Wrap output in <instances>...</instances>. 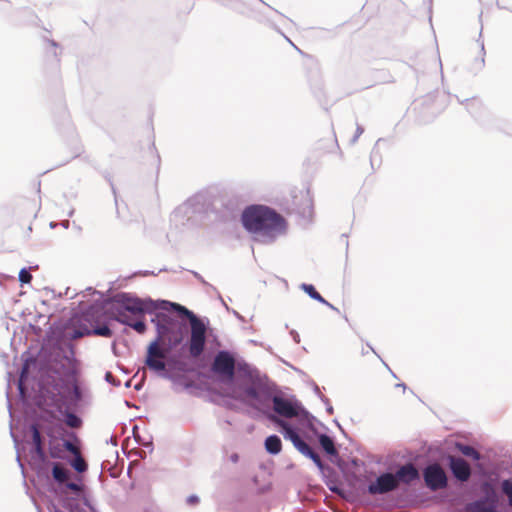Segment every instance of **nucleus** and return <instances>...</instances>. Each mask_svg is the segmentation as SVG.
Listing matches in <instances>:
<instances>
[{"label": "nucleus", "mask_w": 512, "mask_h": 512, "mask_svg": "<svg viewBox=\"0 0 512 512\" xmlns=\"http://www.w3.org/2000/svg\"><path fill=\"white\" fill-rule=\"evenodd\" d=\"M11 436H12L15 444L17 445L18 444L17 439H16V437H15V435H14V433L12 431H11Z\"/></svg>", "instance_id": "obj_49"}, {"label": "nucleus", "mask_w": 512, "mask_h": 512, "mask_svg": "<svg viewBox=\"0 0 512 512\" xmlns=\"http://www.w3.org/2000/svg\"><path fill=\"white\" fill-rule=\"evenodd\" d=\"M335 423H336V424H337V426L341 429L340 423H338L336 420H335Z\"/></svg>", "instance_id": "obj_55"}, {"label": "nucleus", "mask_w": 512, "mask_h": 512, "mask_svg": "<svg viewBox=\"0 0 512 512\" xmlns=\"http://www.w3.org/2000/svg\"><path fill=\"white\" fill-rule=\"evenodd\" d=\"M423 479L431 491L443 489L448 485L447 474L438 463L429 464L424 468Z\"/></svg>", "instance_id": "obj_10"}, {"label": "nucleus", "mask_w": 512, "mask_h": 512, "mask_svg": "<svg viewBox=\"0 0 512 512\" xmlns=\"http://www.w3.org/2000/svg\"><path fill=\"white\" fill-rule=\"evenodd\" d=\"M502 493L507 497L508 504L512 507V480L505 479L501 482Z\"/></svg>", "instance_id": "obj_26"}, {"label": "nucleus", "mask_w": 512, "mask_h": 512, "mask_svg": "<svg viewBox=\"0 0 512 512\" xmlns=\"http://www.w3.org/2000/svg\"><path fill=\"white\" fill-rule=\"evenodd\" d=\"M269 418L280 426V431L286 440H290L293 446L301 454L311 459L320 471H324L326 466L321 460L319 454L299 435L298 431L291 424L285 420L278 419L273 415Z\"/></svg>", "instance_id": "obj_6"}, {"label": "nucleus", "mask_w": 512, "mask_h": 512, "mask_svg": "<svg viewBox=\"0 0 512 512\" xmlns=\"http://www.w3.org/2000/svg\"><path fill=\"white\" fill-rule=\"evenodd\" d=\"M395 476L391 472H383L376 477L375 481L367 486V493L370 495H382L398 489Z\"/></svg>", "instance_id": "obj_12"}, {"label": "nucleus", "mask_w": 512, "mask_h": 512, "mask_svg": "<svg viewBox=\"0 0 512 512\" xmlns=\"http://www.w3.org/2000/svg\"><path fill=\"white\" fill-rule=\"evenodd\" d=\"M300 289L303 290L305 293H307L313 300H316L324 305H326L327 307H329L330 309L334 310V311H339L338 308H336L335 306H333L331 303H329L327 300H325L315 289V287L312 285V284H306V283H302L300 285Z\"/></svg>", "instance_id": "obj_18"}, {"label": "nucleus", "mask_w": 512, "mask_h": 512, "mask_svg": "<svg viewBox=\"0 0 512 512\" xmlns=\"http://www.w3.org/2000/svg\"><path fill=\"white\" fill-rule=\"evenodd\" d=\"M212 206L213 196L208 191H199L177 206L171 213L170 220L180 226H197Z\"/></svg>", "instance_id": "obj_4"}, {"label": "nucleus", "mask_w": 512, "mask_h": 512, "mask_svg": "<svg viewBox=\"0 0 512 512\" xmlns=\"http://www.w3.org/2000/svg\"><path fill=\"white\" fill-rule=\"evenodd\" d=\"M456 447L466 457L472 458L475 461H479L481 459V454L470 445L458 443Z\"/></svg>", "instance_id": "obj_24"}, {"label": "nucleus", "mask_w": 512, "mask_h": 512, "mask_svg": "<svg viewBox=\"0 0 512 512\" xmlns=\"http://www.w3.org/2000/svg\"><path fill=\"white\" fill-rule=\"evenodd\" d=\"M236 362L233 355L227 350L219 351L212 363V371L229 381L234 379Z\"/></svg>", "instance_id": "obj_9"}, {"label": "nucleus", "mask_w": 512, "mask_h": 512, "mask_svg": "<svg viewBox=\"0 0 512 512\" xmlns=\"http://www.w3.org/2000/svg\"><path fill=\"white\" fill-rule=\"evenodd\" d=\"M63 228L67 229L70 226L69 220H64L61 222Z\"/></svg>", "instance_id": "obj_43"}, {"label": "nucleus", "mask_w": 512, "mask_h": 512, "mask_svg": "<svg viewBox=\"0 0 512 512\" xmlns=\"http://www.w3.org/2000/svg\"><path fill=\"white\" fill-rule=\"evenodd\" d=\"M112 301L115 306L111 309V318L118 321L119 315L130 318L143 317L146 313H154L151 322L156 328V337L147 347L145 365L157 376L172 379L171 368L175 360L171 352L184 341L187 335L188 320L191 328L190 339L187 343L192 358L202 355L206 347L207 324L185 306L168 300L154 301L150 298L141 299L130 293L116 294Z\"/></svg>", "instance_id": "obj_1"}, {"label": "nucleus", "mask_w": 512, "mask_h": 512, "mask_svg": "<svg viewBox=\"0 0 512 512\" xmlns=\"http://www.w3.org/2000/svg\"><path fill=\"white\" fill-rule=\"evenodd\" d=\"M52 477L60 487H65L77 496H80L84 492L83 485L81 483L71 481V471L61 463H53Z\"/></svg>", "instance_id": "obj_11"}, {"label": "nucleus", "mask_w": 512, "mask_h": 512, "mask_svg": "<svg viewBox=\"0 0 512 512\" xmlns=\"http://www.w3.org/2000/svg\"><path fill=\"white\" fill-rule=\"evenodd\" d=\"M73 214H74V210H70V211H69V213H68V216H69V217H72V216H73Z\"/></svg>", "instance_id": "obj_51"}, {"label": "nucleus", "mask_w": 512, "mask_h": 512, "mask_svg": "<svg viewBox=\"0 0 512 512\" xmlns=\"http://www.w3.org/2000/svg\"><path fill=\"white\" fill-rule=\"evenodd\" d=\"M242 393L245 399L254 401L261 406H269L272 403L275 414L286 419L308 414L297 400L287 399L281 395H273L264 381H256L253 385H244Z\"/></svg>", "instance_id": "obj_3"}, {"label": "nucleus", "mask_w": 512, "mask_h": 512, "mask_svg": "<svg viewBox=\"0 0 512 512\" xmlns=\"http://www.w3.org/2000/svg\"><path fill=\"white\" fill-rule=\"evenodd\" d=\"M363 132H364L363 127L358 124L357 127H356L355 135L351 139V143L352 144L356 143L358 138L363 134Z\"/></svg>", "instance_id": "obj_33"}, {"label": "nucleus", "mask_w": 512, "mask_h": 512, "mask_svg": "<svg viewBox=\"0 0 512 512\" xmlns=\"http://www.w3.org/2000/svg\"><path fill=\"white\" fill-rule=\"evenodd\" d=\"M105 319L106 313L101 305H90L79 317L78 326L73 330L72 338L78 339L87 335L111 337V329L103 323Z\"/></svg>", "instance_id": "obj_5"}, {"label": "nucleus", "mask_w": 512, "mask_h": 512, "mask_svg": "<svg viewBox=\"0 0 512 512\" xmlns=\"http://www.w3.org/2000/svg\"><path fill=\"white\" fill-rule=\"evenodd\" d=\"M290 335L292 336L293 340H294L296 343H299V342H300V336H299V334L297 333V331H295V330H291V331H290Z\"/></svg>", "instance_id": "obj_39"}, {"label": "nucleus", "mask_w": 512, "mask_h": 512, "mask_svg": "<svg viewBox=\"0 0 512 512\" xmlns=\"http://www.w3.org/2000/svg\"><path fill=\"white\" fill-rule=\"evenodd\" d=\"M466 102H467V107H468L469 112H471V110H470L471 107L479 105V102L476 99H472L471 101L466 100Z\"/></svg>", "instance_id": "obj_38"}, {"label": "nucleus", "mask_w": 512, "mask_h": 512, "mask_svg": "<svg viewBox=\"0 0 512 512\" xmlns=\"http://www.w3.org/2000/svg\"><path fill=\"white\" fill-rule=\"evenodd\" d=\"M166 271V268L159 269V272Z\"/></svg>", "instance_id": "obj_56"}, {"label": "nucleus", "mask_w": 512, "mask_h": 512, "mask_svg": "<svg viewBox=\"0 0 512 512\" xmlns=\"http://www.w3.org/2000/svg\"><path fill=\"white\" fill-rule=\"evenodd\" d=\"M31 280H32V275H31L30 271L27 268H22L19 272V281L22 284H27V283H30Z\"/></svg>", "instance_id": "obj_28"}, {"label": "nucleus", "mask_w": 512, "mask_h": 512, "mask_svg": "<svg viewBox=\"0 0 512 512\" xmlns=\"http://www.w3.org/2000/svg\"><path fill=\"white\" fill-rule=\"evenodd\" d=\"M28 373H29V363H28V361H25V363L22 366V369H21V372H20V376H19V380H18V390H19V394L22 397H24V395H25L24 381L27 378Z\"/></svg>", "instance_id": "obj_25"}, {"label": "nucleus", "mask_w": 512, "mask_h": 512, "mask_svg": "<svg viewBox=\"0 0 512 512\" xmlns=\"http://www.w3.org/2000/svg\"><path fill=\"white\" fill-rule=\"evenodd\" d=\"M449 468L453 476L461 482L469 480L471 476V468L469 464L460 457L450 456Z\"/></svg>", "instance_id": "obj_13"}, {"label": "nucleus", "mask_w": 512, "mask_h": 512, "mask_svg": "<svg viewBox=\"0 0 512 512\" xmlns=\"http://www.w3.org/2000/svg\"><path fill=\"white\" fill-rule=\"evenodd\" d=\"M313 391H314V393H315L319 398H320V395H323V394L321 393V391H320L319 386H318L317 384H315V383H314V385H313Z\"/></svg>", "instance_id": "obj_41"}, {"label": "nucleus", "mask_w": 512, "mask_h": 512, "mask_svg": "<svg viewBox=\"0 0 512 512\" xmlns=\"http://www.w3.org/2000/svg\"><path fill=\"white\" fill-rule=\"evenodd\" d=\"M232 313H233V315H234L237 319H239V320H241V321H243V320H244L243 316H242V315H240L237 311L232 310Z\"/></svg>", "instance_id": "obj_42"}, {"label": "nucleus", "mask_w": 512, "mask_h": 512, "mask_svg": "<svg viewBox=\"0 0 512 512\" xmlns=\"http://www.w3.org/2000/svg\"><path fill=\"white\" fill-rule=\"evenodd\" d=\"M16 459H17V462H18V464H19L20 468L23 470V469H24V465H23V463L21 462V458H20V455H19V454H17V458H16Z\"/></svg>", "instance_id": "obj_44"}, {"label": "nucleus", "mask_w": 512, "mask_h": 512, "mask_svg": "<svg viewBox=\"0 0 512 512\" xmlns=\"http://www.w3.org/2000/svg\"><path fill=\"white\" fill-rule=\"evenodd\" d=\"M395 481L399 487L400 483L410 484L411 482L419 479V471L413 463H406L402 465L395 473Z\"/></svg>", "instance_id": "obj_14"}, {"label": "nucleus", "mask_w": 512, "mask_h": 512, "mask_svg": "<svg viewBox=\"0 0 512 512\" xmlns=\"http://www.w3.org/2000/svg\"><path fill=\"white\" fill-rule=\"evenodd\" d=\"M243 227L262 244H271L286 232L287 223L274 209L263 205H251L241 215Z\"/></svg>", "instance_id": "obj_2"}, {"label": "nucleus", "mask_w": 512, "mask_h": 512, "mask_svg": "<svg viewBox=\"0 0 512 512\" xmlns=\"http://www.w3.org/2000/svg\"><path fill=\"white\" fill-rule=\"evenodd\" d=\"M136 430H137V426H134V427H133V434H135ZM134 436H135V440H136L138 443H140V441L138 440V437H137L136 435H134Z\"/></svg>", "instance_id": "obj_45"}, {"label": "nucleus", "mask_w": 512, "mask_h": 512, "mask_svg": "<svg viewBox=\"0 0 512 512\" xmlns=\"http://www.w3.org/2000/svg\"><path fill=\"white\" fill-rule=\"evenodd\" d=\"M217 296V299L221 302L222 306L227 310L230 311L229 306L226 304L225 300L221 296L220 292L217 290V292H214Z\"/></svg>", "instance_id": "obj_35"}, {"label": "nucleus", "mask_w": 512, "mask_h": 512, "mask_svg": "<svg viewBox=\"0 0 512 512\" xmlns=\"http://www.w3.org/2000/svg\"><path fill=\"white\" fill-rule=\"evenodd\" d=\"M56 390L59 401L67 409L77 408L82 401V391L74 379L63 382Z\"/></svg>", "instance_id": "obj_8"}, {"label": "nucleus", "mask_w": 512, "mask_h": 512, "mask_svg": "<svg viewBox=\"0 0 512 512\" xmlns=\"http://www.w3.org/2000/svg\"><path fill=\"white\" fill-rule=\"evenodd\" d=\"M264 446L269 454L277 455L282 450V442L278 435H270L265 439Z\"/></svg>", "instance_id": "obj_21"}, {"label": "nucleus", "mask_w": 512, "mask_h": 512, "mask_svg": "<svg viewBox=\"0 0 512 512\" xmlns=\"http://www.w3.org/2000/svg\"><path fill=\"white\" fill-rule=\"evenodd\" d=\"M63 447L66 451H68L72 455L80 452L79 449L76 447V445L70 440H64Z\"/></svg>", "instance_id": "obj_30"}, {"label": "nucleus", "mask_w": 512, "mask_h": 512, "mask_svg": "<svg viewBox=\"0 0 512 512\" xmlns=\"http://www.w3.org/2000/svg\"><path fill=\"white\" fill-rule=\"evenodd\" d=\"M143 445L146 446V447H149L152 450V443L151 442L143 443Z\"/></svg>", "instance_id": "obj_48"}, {"label": "nucleus", "mask_w": 512, "mask_h": 512, "mask_svg": "<svg viewBox=\"0 0 512 512\" xmlns=\"http://www.w3.org/2000/svg\"><path fill=\"white\" fill-rule=\"evenodd\" d=\"M229 459H230L231 462L237 463L239 461V455L237 453H232L229 456Z\"/></svg>", "instance_id": "obj_40"}, {"label": "nucleus", "mask_w": 512, "mask_h": 512, "mask_svg": "<svg viewBox=\"0 0 512 512\" xmlns=\"http://www.w3.org/2000/svg\"><path fill=\"white\" fill-rule=\"evenodd\" d=\"M69 463L71 467L78 473H84L88 469V464L80 452L74 454Z\"/></svg>", "instance_id": "obj_23"}, {"label": "nucleus", "mask_w": 512, "mask_h": 512, "mask_svg": "<svg viewBox=\"0 0 512 512\" xmlns=\"http://www.w3.org/2000/svg\"><path fill=\"white\" fill-rule=\"evenodd\" d=\"M55 226H56V224H55L54 222H51V223H50V227H51V228H54Z\"/></svg>", "instance_id": "obj_53"}, {"label": "nucleus", "mask_w": 512, "mask_h": 512, "mask_svg": "<svg viewBox=\"0 0 512 512\" xmlns=\"http://www.w3.org/2000/svg\"><path fill=\"white\" fill-rule=\"evenodd\" d=\"M141 388H142V384H140V383H139V384H136V385H135V389H136V390H140Z\"/></svg>", "instance_id": "obj_50"}, {"label": "nucleus", "mask_w": 512, "mask_h": 512, "mask_svg": "<svg viewBox=\"0 0 512 512\" xmlns=\"http://www.w3.org/2000/svg\"><path fill=\"white\" fill-rule=\"evenodd\" d=\"M297 213L303 219H311L313 216V201L309 192L302 194L301 196V204L296 207Z\"/></svg>", "instance_id": "obj_16"}, {"label": "nucleus", "mask_w": 512, "mask_h": 512, "mask_svg": "<svg viewBox=\"0 0 512 512\" xmlns=\"http://www.w3.org/2000/svg\"><path fill=\"white\" fill-rule=\"evenodd\" d=\"M239 373L243 374L245 377H247L250 380V383L248 385H253L256 381H263L262 377L259 375V373L252 368L249 364L243 362L238 363L237 365Z\"/></svg>", "instance_id": "obj_20"}, {"label": "nucleus", "mask_w": 512, "mask_h": 512, "mask_svg": "<svg viewBox=\"0 0 512 512\" xmlns=\"http://www.w3.org/2000/svg\"><path fill=\"white\" fill-rule=\"evenodd\" d=\"M318 442L326 454L330 456H338V450L335 447V443L332 437L323 433L319 434Z\"/></svg>", "instance_id": "obj_19"}, {"label": "nucleus", "mask_w": 512, "mask_h": 512, "mask_svg": "<svg viewBox=\"0 0 512 512\" xmlns=\"http://www.w3.org/2000/svg\"><path fill=\"white\" fill-rule=\"evenodd\" d=\"M83 505L85 506V508H80L76 506L71 510V512H96V509L90 504L89 500L86 497L83 498Z\"/></svg>", "instance_id": "obj_27"}, {"label": "nucleus", "mask_w": 512, "mask_h": 512, "mask_svg": "<svg viewBox=\"0 0 512 512\" xmlns=\"http://www.w3.org/2000/svg\"><path fill=\"white\" fill-rule=\"evenodd\" d=\"M141 275V276H148V275H157L154 271H139L133 274V276Z\"/></svg>", "instance_id": "obj_37"}, {"label": "nucleus", "mask_w": 512, "mask_h": 512, "mask_svg": "<svg viewBox=\"0 0 512 512\" xmlns=\"http://www.w3.org/2000/svg\"><path fill=\"white\" fill-rule=\"evenodd\" d=\"M199 501H200L199 497L195 494L188 496L186 499V503L191 506L197 505L199 503Z\"/></svg>", "instance_id": "obj_34"}, {"label": "nucleus", "mask_w": 512, "mask_h": 512, "mask_svg": "<svg viewBox=\"0 0 512 512\" xmlns=\"http://www.w3.org/2000/svg\"><path fill=\"white\" fill-rule=\"evenodd\" d=\"M50 456L52 458H60V450H58L55 446L50 447Z\"/></svg>", "instance_id": "obj_36"}, {"label": "nucleus", "mask_w": 512, "mask_h": 512, "mask_svg": "<svg viewBox=\"0 0 512 512\" xmlns=\"http://www.w3.org/2000/svg\"><path fill=\"white\" fill-rule=\"evenodd\" d=\"M8 408H9V413H10V415H12V412H11V404H10V403L8 404Z\"/></svg>", "instance_id": "obj_54"}, {"label": "nucleus", "mask_w": 512, "mask_h": 512, "mask_svg": "<svg viewBox=\"0 0 512 512\" xmlns=\"http://www.w3.org/2000/svg\"><path fill=\"white\" fill-rule=\"evenodd\" d=\"M30 430L32 432V442H33V459L39 461L40 463H46L47 455L44 450L43 437L38 429L36 424H32L30 426Z\"/></svg>", "instance_id": "obj_15"}, {"label": "nucleus", "mask_w": 512, "mask_h": 512, "mask_svg": "<svg viewBox=\"0 0 512 512\" xmlns=\"http://www.w3.org/2000/svg\"><path fill=\"white\" fill-rule=\"evenodd\" d=\"M105 380L107 382H109L110 384H112L113 386H119L120 385V381L116 380L111 372H106Z\"/></svg>", "instance_id": "obj_32"}, {"label": "nucleus", "mask_w": 512, "mask_h": 512, "mask_svg": "<svg viewBox=\"0 0 512 512\" xmlns=\"http://www.w3.org/2000/svg\"><path fill=\"white\" fill-rule=\"evenodd\" d=\"M396 386L400 387V388H403L404 390L406 389V385L404 383H399Z\"/></svg>", "instance_id": "obj_47"}, {"label": "nucleus", "mask_w": 512, "mask_h": 512, "mask_svg": "<svg viewBox=\"0 0 512 512\" xmlns=\"http://www.w3.org/2000/svg\"><path fill=\"white\" fill-rule=\"evenodd\" d=\"M192 274L194 275V277L197 280H199L207 288V292H209V291L217 292V288L214 287L213 285H211L210 283H208L207 281H205L204 278L198 272L192 271Z\"/></svg>", "instance_id": "obj_29"}, {"label": "nucleus", "mask_w": 512, "mask_h": 512, "mask_svg": "<svg viewBox=\"0 0 512 512\" xmlns=\"http://www.w3.org/2000/svg\"><path fill=\"white\" fill-rule=\"evenodd\" d=\"M72 409L65 408L63 412L64 422L70 428H79L82 424L81 418L71 411ZM62 413V411L60 410Z\"/></svg>", "instance_id": "obj_22"}, {"label": "nucleus", "mask_w": 512, "mask_h": 512, "mask_svg": "<svg viewBox=\"0 0 512 512\" xmlns=\"http://www.w3.org/2000/svg\"><path fill=\"white\" fill-rule=\"evenodd\" d=\"M130 385H131V380H128V381L125 383V386H126V387H130Z\"/></svg>", "instance_id": "obj_52"}, {"label": "nucleus", "mask_w": 512, "mask_h": 512, "mask_svg": "<svg viewBox=\"0 0 512 512\" xmlns=\"http://www.w3.org/2000/svg\"><path fill=\"white\" fill-rule=\"evenodd\" d=\"M484 495L479 499L467 503L464 512H499V495L489 482L482 485Z\"/></svg>", "instance_id": "obj_7"}, {"label": "nucleus", "mask_w": 512, "mask_h": 512, "mask_svg": "<svg viewBox=\"0 0 512 512\" xmlns=\"http://www.w3.org/2000/svg\"><path fill=\"white\" fill-rule=\"evenodd\" d=\"M320 400L326 405V411L329 414H333L334 409L330 404V400L325 395H320Z\"/></svg>", "instance_id": "obj_31"}, {"label": "nucleus", "mask_w": 512, "mask_h": 512, "mask_svg": "<svg viewBox=\"0 0 512 512\" xmlns=\"http://www.w3.org/2000/svg\"><path fill=\"white\" fill-rule=\"evenodd\" d=\"M117 322L129 326L139 334H144L147 330V325L144 322L143 317L133 320L131 317L126 319L123 314H120Z\"/></svg>", "instance_id": "obj_17"}, {"label": "nucleus", "mask_w": 512, "mask_h": 512, "mask_svg": "<svg viewBox=\"0 0 512 512\" xmlns=\"http://www.w3.org/2000/svg\"><path fill=\"white\" fill-rule=\"evenodd\" d=\"M49 43L51 44V46L53 48H57V46H58V44L55 41H53V40L49 41Z\"/></svg>", "instance_id": "obj_46"}]
</instances>
